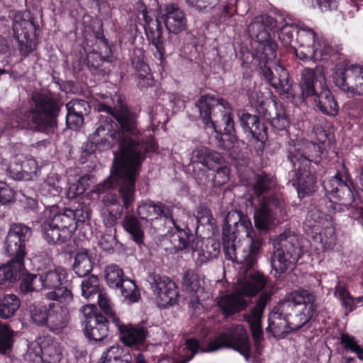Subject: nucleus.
<instances>
[{
    "label": "nucleus",
    "mask_w": 363,
    "mask_h": 363,
    "mask_svg": "<svg viewBox=\"0 0 363 363\" xmlns=\"http://www.w3.org/2000/svg\"><path fill=\"white\" fill-rule=\"evenodd\" d=\"M114 118L118 123L110 116L99 120L97 128L85 145L84 152L91 155L96 151H104L116 144L119 145V152L114 159L145 160L147 154L157 152L158 145L154 135L138 129L137 113L121 99L118 101Z\"/></svg>",
    "instance_id": "nucleus-1"
},
{
    "label": "nucleus",
    "mask_w": 363,
    "mask_h": 363,
    "mask_svg": "<svg viewBox=\"0 0 363 363\" xmlns=\"http://www.w3.org/2000/svg\"><path fill=\"white\" fill-rule=\"evenodd\" d=\"M64 105L63 96L60 93L49 89L34 91L27 108L16 109L8 115L2 132L12 134L19 130H26L54 133Z\"/></svg>",
    "instance_id": "nucleus-2"
},
{
    "label": "nucleus",
    "mask_w": 363,
    "mask_h": 363,
    "mask_svg": "<svg viewBox=\"0 0 363 363\" xmlns=\"http://www.w3.org/2000/svg\"><path fill=\"white\" fill-rule=\"evenodd\" d=\"M194 109L198 113L196 118L202 121L204 128L216 133V145L229 150L233 146L230 136L235 133L230 104L223 98L203 94L195 102Z\"/></svg>",
    "instance_id": "nucleus-3"
},
{
    "label": "nucleus",
    "mask_w": 363,
    "mask_h": 363,
    "mask_svg": "<svg viewBox=\"0 0 363 363\" xmlns=\"http://www.w3.org/2000/svg\"><path fill=\"white\" fill-rule=\"evenodd\" d=\"M145 160L142 159H114L111 170V175L98 186L99 193H104L106 190L118 187V197L116 195H111V199L107 195L106 201L111 204H121L122 209L125 208L128 212L133 210L136 198L135 183L137 177L141 172L142 165Z\"/></svg>",
    "instance_id": "nucleus-4"
},
{
    "label": "nucleus",
    "mask_w": 363,
    "mask_h": 363,
    "mask_svg": "<svg viewBox=\"0 0 363 363\" xmlns=\"http://www.w3.org/2000/svg\"><path fill=\"white\" fill-rule=\"evenodd\" d=\"M322 147L311 143L306 147L300 144L289 145L286 159L294 168V178L291 182L296 189L298 197L312 194L316 189V172L322 160Z\"/></svg>",
    "instance_id": "nucleus-5"
},
{
    "label": "nucleus",
    "mask_w": 363,
    "mask_h": 363,
    "mask_svg": "<svg viewBox=\"0 0 363 363\" xmlns=\"http://www.w3.org/2000/svg\"><path fill=\"white\" fill-rule=\"evenodd\" d=\"M276 26L277 21L268 15L256 16L248 26L250 37L257 43L253 57L258 63L277 57L278 45L272 37Z\"/></svg>",
    "instance_id": "nucleus-6"
},
{
    "label": "nucleus",
    "mask_w": 363,
    "mask_h": 363,
    "mask_svg": "<svg viewBox=\"0 0 363 363\" xmlns=\"http://www.w3.org/2000/svg\"><path fill=\"white\" fill-rule=\"evenodd\" d=\"M326 196L330 201L333 210L346 206L354 200V184L348 168L344 162L337 167L335 174L328 182H323Z\"/></svg>",
    "instance_id": "nucleus-7"
},
{
    "label": "nucleus",
    "mask_w": 363,
    "mask_h": 363,
    "mask_svg": "<svg viewBox=\"0 0 363 363\" xmlns=\"http://www.w3.org/2000/svg\"><path fill=\"white\" fill-rule=\"evenodd\" d=\"M252 106H255L259 115L268 121L272 129L281 135L289 136L291 125L289 116L281 103L268 101L258 92H252L248 96Z\"/></svg>",
    "instance_id": "nucleus-8"
},
{
    "label": "nucleus",
    "mask_w": 363,
    "mask_h": 363,
    "mask_svg": "<svg viewBox=\"0 0 363 363\" xmlns=\"http://www.w3.org/2000/svg\"><path fill=\"white\" fill-rule=\"evenodd\" d=\"M285 202L277 194L262 196L254 207L255 227L261 234L268 233L278 218L286 215Z\"/></svg>",
    "instance_id": "nucleus-9"
},
{
    "label": "nucleus",
    "mask_w": 363,
    "mask_h": 363,
    "mask_svg": "<svg viewBox=\"0 0 363 363\" xmlns=\"http://www.w3.org/2000/svg\"><path fill=\"white\" fill-rule=\"evenodd\" d=\"M274 252L271 258L272 268L279 274L286 272L300 259L302 250L294 235L280 234L274 242Z\"/></svg>",
    "instance_id": "nucleus-10"
},
{
    "label": "nucleus",
    "mask_w": 363,
    "mask_h": 363,
    "mask_svg": "<svg viewBox=\"0 0 363 363\" xmlns=\"http://www.w3.org/2000/svg\"><path fill=\"white\" fill-rule=\"evenodd\" d=\"M68 272L62 267H56L40 274L38 281L45 289H52L45 295L48 301H60L69 305L73 301V294L68 284Z\"/></svg>",
    "instance_id": "nucleus-11"
},
{
    "label": "nucleus",
    "mask_w": 363,
    "mask_h": 363,
    "mask_svg": "<svg viewBox=\"0 0 363 363\" xmlns=\"http://www.w3.org/2000/svg\"><path fill=\"white\" fill-rule=\"evenodd\" d=\"M138 18L143 21L141 25L145 30V34L149 45L152 46L155 57L162 65L166 60L165 39L163 35V28L158 18L155 16L152 11L147 10L145 5L142 6Z\"/></svg>",
    "instance_id": "nucleus-12"
},
{
    "label": "nucleus",
    "mask_w": 363,
    "mask_h": 363,
    "mask_svg": "<svg viewBox=\"0 0 363 363\" xmlns=\"http://www.w3.org/2000/svg\"><path fill=\"white\" fill-rule=\"evenodd\" d=\"M223 347L233 349L246 357L250 356V338L242 325H235L225 328L208 343L209 351H216Z\"/></svg>",
    "instance_id": "nucleus-13"
},
{
    "label": "nucleus",
    "mask_w": 363,
    "mask_h": 363,
    "mask_svg": "<svg viewBox=\"0 0 363 363\" xmlns=\"http://www.w3.org/2000/svg\"><path fill=\"white\" fill-rule=\"evenodd\" d=\"M238 123L246 139L255 145L258 155L262 154L268 139L267 126L258 115L251 114L245 109L237 111Z\"/></svg>",
    "instance_id": "nucleus-14"
},
{
    "label": "nucleus",
    "mask_w": 363,
    "mask_h": 363,
    "mask_svg": "<svg viewBox=\"0 0 363 363\" xmlns=\"http://www.w3.org/2000/svg\"><path fill=\"white\" fill-rule=\"evenodd\" d=\"M81 311L84 316L82 325L84 335L89 340L102 341L108 336L110 331L116 330L111 319L104 317L101 312H98L96 306L88 304L84 306Z\"/></svg>",
    "instance_id": "nucleus-15"
},
{
    "label": "nucleus",
    "mask_w": 363,
    "mask_h": 363,
    "mask_svg": "<svg viewBox=\"0 0 363 363\" xmlns=\"http://www.w3.org/2000/svg\"><path fill=\"white\" fill-rule=\"evenodd\" d=\"M274 64V60H265L258 63L262 78L280 95L286 94L288 99L296 100V85H293V80L289 77L287 70L279 67V69H277L278 76H275L272 69V66Z\"/></svg>",
    "instance_id": "nucleus-16"
},
{
    "label": "nucleus",
    "mask_w": 363,
    "mask_h": 363,
    "mask_svg": "<svg viewBox=\"0 0 363 363\" xmlns=\"http://www.w3.org/2000/svg\"><path fill=\"white\" fill-rule=\"evenodd\" d=\"M31 235L32 230L28 226L22 223L11 224L4 242L6 254L12 259L25 262L26 246Z\"/></svg>",
    "instance_id": "nucleus-17"
},
{
    "label": "nucleus",
    "mask_w": 363,
    "mask_h": 363,
    "mask_svg": "<svg viewBox=\"0 0 363 363\" xmlns=\"http://www.w3.org/2000/svg\"><path fill=\"white\" fill-rule=\"evenodd\" d=\"M327 86L323 67L317 66L314 69L305 68L298 85L299 93L296 94V99H314Z\"/></svg>",
    "instance_id": "nucleus-18"
},
{
    "label": "nucleus",
    "mask_w": 363,
    "mask_h": 363,
    "mask_svg": "<svg viewBox=\"0 0 363 363\" xmlns=\"http://www.w3.org/2000/svg\"><path fill=\"white\" fill-rule=\"evenodd\" d=\"M105 279L111 288L120 289L121 296L128 303L139 301L140 293L135 281L125 278L123 269L118 265L111 264L106 267Z\"/></svg>",
    "instance_id": "nucleus-19"
},
{
    "label": "nucleus",
    "mask_w": 363,
    "mask_h": 363,
    "mask_svg": "<svg viewBox=\"0 0 363 363\" xmlns=\"http://www.w3.org/2000/svg\"><path fill=\"white\" fill-rule=\"evenodd\" d=\"M325 216L321 212L311 211L307 215L305 224L315 234L314 239L319 240L324 248L332 249L336 244L335 229Z\"/></svg>",
    "instance_id": "nucleus-20"
},
{
    "label": "nucleus",
    "mask_w": 363,
    "mask_h": 363,
    "mask_svg": "<svg viewBox=\"0 0 363 363\" xmlns=\"http://www.w3.org/2000/svg\"><path fill=\"white\" fill-rule=\"evenodd\" d=\"M333 77L335 84L343 91L363 94V67L357 65L336 67Z\"/></svg>",
    "instance_id": "nucleus-21"
},
{
    "label": "nucleus",
    "mask_w": 363,
    "mask_h": 363,
    "mask_svg": "<svg viewBox=\"0 0 363 363\" xmlns=\"http://www.w3.org/2000/svg\"><path fill=\"white\" fill-rule=\"evenodd\" d=\"M29 349L40 357L42 363H60L63 356L61 344L49 335L36 338Z\"/></svg>",
    "instance_id": "nucleus-22"
},
{
    "label": "nucleus",
    "mask_w": 363,
    "mask_h": 363,
    "mask_svg": "<svg viewBox=\"0 0 363 363\" xmlns=\"http://www.w3.org/2000/svg\"><path fill=\"white\" fill-rule=\"evenodd\" d=\"M151 289L162 307L177 303L179 288L175 282L166 276L154 275L150 283Z\"/></svg>",
    "instance_id": "nucleus-23"
},
{
    "label": "nucleus",
    "mask_w": 363,
    "mask_h": 363,
    "mask_svg": "<svg viewBox=\"0 0 363 363\" xmlns=\"http://www.w3.org/2000/svg\"><path fill=\"white\" fill-rule=\"evenodd\" d=\"M315 301L316 296L308 290L295 291L292 293V301L281 302L274 307L272 316H274L275 314L279 315L287 324L293 314L300 313L299 308L304 302L311 303Z\"/></svg>",
    "instance_id": "nucleus-24"
},
{
    "label": "nucleus",
    "mask_w": 363,
    "mask_h": 363,
    "mask_svg": "<svg viewBox=\"0 0 363 363\" xmlns=\"http://www.w3.org/2000/svg\"><path fill=\"white\" fill-rule=\"evenodd\" d=\"M160 19L164 22L169 33L177 35L186 29L185 12L177 4H165L161 9Z\"/></svg>",
    "instance_id": "nucleus-25"
},
{
    "label": "nucleus",
    "mask_w": 363,
    "mask_h": 363,
    "mask_svg": "<svg viewBox=\"0 0 363 363\" xmlns=\"http://www.w3.org/2000/svg\"><path fill=\"white\" fill-rule=\"evenodd\" d=\"M116 330L120 333V340L124 345L128 347H135L140 350L143 346L148 336L149 332L146 327L141 325H124L118 323L113 325Z\"/></svg>",
    "instance_id": "nucleus-26"
},
{
    "label": "nucleus",
    "mask_w": 363,
    "mask_h": 363,
    "mask_svg": "<svg viewBox=\"0 0 363 363\" xmlns=\"http://www.w3.org/2000/svg\"><path fill=\"white\" fill-rule=\"evenodd\" d=\"M174 205H167L161 201H145L138 206L137 212L141 220L152 222L164 218L173 220Z\"/></svg>",
    "instance_id": "nucleus-27"
},
{
    "label": "nucleus",
    "mask_w": 363,
    "mask_h": 363,
    "mask_svg": "<svg viewBox=\"0 0 363 363\" xmlns=\"http://www.w3.org/2000/svg\"><path fill=\"white\" fill-rule=\"evenodd\" d=\"M174 225V232L172 235L174 247L177 251L186 252H194L199 246L200 241L196 234L185 224L179 225L173 217V220H169Z\"/></svg>",
    "instance_id": "nucleus-28"
},
{
    "label": "nucleus",
    "mask_w": 363,
    "mask_h": 363,
    "mask_svg": "<svg viewBox=\"0 0 363 363\" xmlns=\"http://www.w3.org/2000/svg\"><path fill=\"white\" fill-rule=\"evenodd\" d=\"M66 125L69 129L77 130L84 124V116L90 111L89 103L84 99H72L65 104Z\"/></svg>",
    "instance_id": "nucleus-29"
},
{
    "label": "nucleus",
    "mask_w": 363,
    "mask_h": 363,
    "mask_svg": "<svg viewBox=\"0 0 363 363\" xmlns=\"http://www.w3.org/2000/svg\"><path fill=\"white\" fill-rule=\"evenodd\" d=\"M132 65L135 69V78L141 91L155 85V79L148 64L145 62V53L143 49L134 51Z\"/></svg>",
    "instance_id": "nucleus-30"
},
{
    "label": "nucleus",
    "mask_w": 363,
    "mask_h": 363,
    "mask_svg": "<svg viewBox=\"0 0 363 363\" xmlns=\"http://www.w3.org/2000/svg\"><path fill=\"white\" fill-rule=\"evenodd\" d=\"M243 296L245 295L240 288L230 294L222 296L217 303L222 314L225 318H230L246 310L249 305V301L244 298Z\"/></svg>",
    "instance_id": "nucleus-31"
},
{
    "label": "nucleus",
    "mask_w": 363,
    "mask_h": 363,
    "mask_svg": "<svg viewBox=\"0 0 363 363\" xmlns=\"http://www.w3.org/2000/svg\"><path fill=\"white\" fill-rule=\"evenodd\" d=\"M224 163L225 160L221 154L206 147L195 150L191 161V165L201 164L209 171L219 167Z\"/></svg>",
    "instance_id": "nucleus-32"
},
{
    "label": "nucleus",
    "mask_w": 363,
    "mask_h": 363,
    "mask_svg": "<svg viewBox=\"0 0 363 363\" xmlns=\"http://www.w3.org/2000/svg\"><path fill=\"white\" fill-rule=\"evenodd\" d=\"M26 271L25 262L12 259L0 266V286H6L19 280Z\"/></svg>",
    "instance_id": "nucleus-33"
},
{
    "label": "nucleus",
    "mask_w": 363,
    "mask_h": 363,
    "mask_svg": "<svg viewBox=\"0 0 363 363\" xmlns=\"http://www.w3.org/2000/svg\"><path fill=\"white\" fill-rule=\"evenodd\" d=\"M55 308L48 313V321L45 326H46L50 331L55 333H60L63 328L67 326L68 323V311L66 309V306L60 301H55Z\"/></svg>",
    "instance_id": "nucleus-34"
},
{
    "label": "nucleus",
    "mask_w": 363,
    "mask_h": 363,
    "mask_svg": "<svg viewBox=\"0 0 363 363\" xmlns=\"http://www.w3.org/2000/svg\"><path fill=\"white\" fill-rule=\"evenodd\" d=\"M193 252L196 253V264L202 265L218 257L220 252V243L219 240L208 238L202 240L199 247L198 246Z\"/></svg>",
    "instance_id": "nucleus-35"
},
{
    "label": "nucleus",
    "mask_w": 363,
    "mask_h": 363,
    "mask_svg": "<svg viewBox=\"0 0 363 363\" xmlns=\"http://www.w3.org/2000/svg\"><path fill=\"white\" fill-rule=\"evenodd\" d=\"M315 105L325 115L335 116L339 112V106L328 87H325L315 99Z\"/></svg>",
    "instance_id": "nucleus-36"
},
{
    "label": "nucleus",
    "mask_w": 363,
    "mask_h": 363,
    "mask_svg": "<svg viewBox=\"0 0 363 363\" xmlns=\"http://www.w3.org/2000/svg\"><path fill=\"white\" fill-rule=\"evenodd\" d=\"M299 308L300 313L293 314L286 324L291 330H298L307 324L313 318L316 311L317 305L315 302H312L311 303L304 302Z\"/></svg>",
    "instance_id": "nucleus-37"
},
{
    "label": "nucleus",
    "mask_w": 363,
    "mask_h": 363,
    "mask_svg": "<svg viewBox=\"0 0 363 363\" xmlns=\"http://www.w3.org/2000/svg\"><path fill=\"white\" fill-rule=\"evenodd\" d=\"M62 230L50 218L40 225V233L49 245H62L69 240L67 237V233Z\"/></svg>",
    "instance_id": "nucleus-38"
},
{
    "label": "nucleus",
    "mask_w": 363,
    "mask_h": 363,
    "mask_svg": "<svg viewBox=\"0 0 363 363\" xmlns=\"http://www.w3.org/2000/svg\"><path fill=\"white\" fill-rule=\"evenodd\" d=\"M50 219L58 226L62 232L67 233V237L70 240L77 228V221L74 220L73 209L67 208L61 212L54 214Z\"/></svg>",
    "instance_id": "nucleus-39"
},
{
    "label": "nucleus",
    "mask_w": 363,
    "mask_h": 363,
    "mask_svg": "<svg viewBox=\"0 0 363 363\" xmlns=\"http://www.w3.org/2000/svg\"><path fill=\"white\" fill-rule=\"evenodd\" d=\"M267 278L259 272L250 274L249 278L240 287L245 296L252 298L258 294L267 285Z\"/></svg>",
    "instance_id": "nucleus-40"
},
{
    "label": "nucleus",
    "mask_w": 363,
    "mask_h": 363,
    "mask_svg": "<svg viewBox=\"0 0 363 363\" xmlns=\"http://www.w3.org/2000/svg\"><path fill=\"white\" fill-rule=\"evenodd\" d=\"M264 312L254 306L249 313L243 314V319L248 323L252 338L255 342L259 341L262 338V320Z\"/></svg>",
    "instance_id": "nucleus-41"
},
{
    "label": "nucleus",
    "mask_w": 363,
    "mask_h": 363,
    "mask_svg": "<svg viewBox=\"0 0 363 363\" xmlns=\"http://www.w3.org/2000/svg\"><path fill=\"white\" fill-rule=\"evenodd\" d=\"M101 361V363H130L132 354L128 348L113 345L103 352Z\"/></svg>",
    "instance_id": "nucleus-42"
},
{
    "label": "nucleus",
    "mask_w": 363,
    "mask_h": 363,
    "mask_svg": "<svg viewBox=\"0 0 363 363\" xmlns=\"http://www.w3.org/2000/svg\"><path fill=\"white\" fill-rule=\"evenodd\" d=\"M122 226L135 243L139 246L144 244L145 233L141 223L136 216L133 215L125 216L122 221Z\"/></svg>",
    "instance_id": "nucleus-43"
},
{
    "label": "nucleus",
    "mask_w": 363,
    "mask_h": 363,
    "mask_svg": "<svg viewBox=\"0 0 363 363\" xmlns=\"http://www.w3.org/2000/svg\"><path fill=\"white\" fill-rule=\"evenodd\" d=\"M276 185V180L271 174L261 172L255 174L252 191L254 195L261 199V196L269 192Z\"/></svg>",
    "instance_id": "nucleus-44"
},
{
    "label": "nucleus",
    "mask_w": 363,
    "mask_h": 363,
    "mask_svg": "<svg viewBox=\"0 0 363 363\" xmlns=\"http://www.w3.org/2000/svg\"><path fill=\"white\" fill-rule=\"evenodd\" d=\"M38 28L33 20L22 19L20 21H14L13 23V33L18 40H38L36 33Z\"/></svg>",
    "instance_id": "nucleus-45"
},
{
    "label": "nucleus",
    "mask_w": 363,
    "mask_h": 363,
    "mask_svg": "<svg viewBox=\"0 0 363 363\" xmlns=\"http://www.w3.org/2000/svg\"><path fill=\"white\" fill-rule=\"evenodd\" d=\"M21 306L19 298L13 294L1 293L0 318L9 319L13 317Z\"/></svg>",
    "instance_id": "nucleus-46"
},
{
    "label": "nucleus",
    "mask_w": 363,
    "mask_h": 363,
    "mask_svg": "<svg viewBox=\"0 0 363 363\" xmlns=\"http://www.w3.org/2000/svg\"><path fill=\"white\" fill-rule=\"evenodd\" d=\"M94 260L87 250L77 252L74 256L72 269L79 277H85L93 269Z\"/></svg>",
    "instance_id": "nucleus-47"
},
{
    "label": "nucleus",
    "mask_w": 363,
    "mask_h": 363,
    "mask_svg": "<svg viewBox=\"0 0 363 363\" xmlns=\"http://www.w3.org/2000/svg\"><path fill=\"white\" fill-rule=\"evenodd\" d=\"M211 11V21L216 25H220L238 13L237 7L233 4L213 5Z\"/></svg>",
    "instance_id": "nucleus-48"
},
{
    "label": "nucleus",
    "mask_w": 363,
    "mask_h": 363,
    "mask_svg": "<svg viewBox=\"0 0 363 363\" xmlns=\"http://www.w3.org/2000/svg\"><path fill=\"white\" fill-rule=\"evenodd\" d=\"M105 55H102L101 52L93 50L87 54L86 65L90 69L106 72V67H103L104 65L112 61L113 54L111 48L105 50Z\"/></svg>",
    "instance_id": "nucleus-49"
},
{
    "label": "nucleus",
    "mask_w": 363,
    "mask_h": 363,
    "mask_svg": "<svg viewBox=\"0 0 363 363\" xmlns=\"http://www.w3.org/2000/svg\"><path fill=\"white\" fill-rule=\"evenodd\" d=\"M56 306L53 301H49L48 303L43 301L34 303L30 311L33 322L39 326H45L48 321V313L52 308Z\"/></svg>",
    "instance_id": "nucleus-50"
},
{
    "label": "nucleus",
    "mask_w": 363,
    "mask_h": 363,
    "mask_svg": "<svg viewBox=\"0 0 363 363\" xmlns=\"http://www.w3.org/2000/svg\"><path fill=\"white\" fill-rule=\"evenodd\" d=\"M62 191L60 180L57 175L54 174L48 175L39 186V192L46 197L60 196Z\"/></svg>",
    "instance_id": "nucleus-51"
},
{
    "label": "nucleus",
    "mask_w": 363,
    "mask_h": 363,
    "mask_svg": "<svg viewBox=\"0 0 363 363\" xmlns=\"http://www.w3.org/2000/svg\"><path fill=\"white\" fill-rule=\"evenodd\" d=\"M296 42L300 48H314L317 46L318 35L308 26L299 24L297 31Z\"/></svg>",
    "instance_id": "nucleus-52"
},
{
    "label": "nucleus",
    "mask_w": 363,
    "mask_h": 363,
    "mask_svg": "<svg viewBox=\"0 0 363 363\" xmlns=\"http://www.w3.org/2000/svg\"><path fill=\"white\" fill-rule=\"evenodd\" d=\"M334 296L340 301L345 315H348L357 308L354 304V297L345 286L337 284L335 287Z\"/></svg>",
    "instance_id": "nucleus-53"
},
{
    "label": "nucleus",
    "mask_w": 363,
    "mask_h": 363,
    "mask_svg": "<svg viewBox=\"0 0 363 363\" xmlns=\"http://www.w3.org/2000/svg\"><path fill=\"white\" fill-rule=\"evenodd\" d=\"M236 238L235 233L231 231L230 225H223L222 232V242L223 252L225 259L234 260L235 255V240Z\"/></svg>",
    "instance_id": "nucleus-54"
},
{
    "label": "nucleus",
    "mask_w": 363,
    "mask_h": 363,
    "mask_svg": "<svg viewBox=\"0 0 363 363\" xmlns=\"http://www.w3.org/2000/svg\"><path fill=\"white\" fill-rule=\"evenodd\" d=\"M14 331L5 323H0V354L10 352L14 344Z\"/></svg>",
    "instance_id": "nucleus-55"
},
{
    "label": "nucleus",
    "mask_w": 363,
    "mask_h": 363,
    "mask_svg": "<svg viewBox=\"0 0 363 363\" xmlns=\"http://www.w3.org/2000/svg\"><path fill=\"white\" fill-rule=\"evenodd\" d=\"M182 289L190 294L191 297L196 296L201 289V280L199 276L194 270L188 269L183 275Z\"/></svg>",
    "instance_id": "nucleus-56"
},
{
    "label": "nucleus",
    "mask_w": 363,
    "mask_h": 363,
    "mask_svg": "<svg viewBox=\"0 0 363 363\" xmlns=\"http://www.w3.org/2000/svg\"><path fill=\"white\" fill-rule=\"evenodd\" d=\"M211 171L213 172L211 173L210 186L213 189H219L229 182L230 169L225 163Z\"/></svg>",
    "instance_id": "nucleus-57"
},
{
    "label": "nucleus",
    "mask_w": 363,
    "mask_h": 363,
    "mask_svg": "<svg viewBox=\"0 0 363 363\" xmlns=\"http://www.w3.org/2000/svg\"><path fill=\"white\" fill-rule=\"evenodd\" d=\"M82 294L86 299L93 298L101 291L99 286V279L97 276L91 274L84 279L81 284Z\"/></svg>",
    "instance_id": "nucleus-58"
},
{
    "label": "nucleus",
    "mask_w": 363,
    "mask_h": 363,
    "mask_svg": "<svg viewBox=\"0 0 363 363\" xmlns=\"http://www.w3.org/2000/svg\"><path fill=\"white\" fill-rule=\"evenodd\" d=\"M97 301L100 308V311L104 317L109 318L111 320V323L113 325L115 323H118L120 318L116 315V312L113 310L110 300L107 298L106 295L102 292L97 295Z\"/></svg>",
    "instance_id": "nucleus-59"
},
{
    "label": "nucleus",
    "mask_w": 363,
    "mask_h": 363,
    "mask_svg": "<svg viewBox=\"0 0 363 363\" xmlns=\"http://www.w3.org/2000/svg\"><path fill=\"white\" fill-rule=\"evenodd\" d=\"M298 25L285 23L278 32L279 39L283 46L287 48L292 46L294 35H297Z\"/></svg>",
    "instance_id": "nucleus-60"
},
{
    "label": "nucleus",
    "mask_w": 363,
    "mask_h": 363,
    "mask_svg": "<svg viewBox=\"0 0 363 363\" xmlns=\"http://www.w3.org/2000/svg\"><path fill=\"white\" fill-rule=\"evenodd\" d=\"M38 276L31 273L23 274L21 276L19 290L23 294H28L37 290L35 282L38 280Z\"/></svg>",
    "instance_id": "nucleus-61"
},
{
    "label": "nucleus",
    "mask_w": 363,
    "mask_h": 363,
    "mask_svg": "<svg viewBox=\"0 0 363 363\" xmlns=\"http://www.w3.org/2000/svg\"><path fill=\"white\" fill-rule=\"evenodd\" d=\"M22 165V172H23V178L24 181H29L33 179V177L36 175L37 170L38 169V162L33 158H25L21 160Z\"/></svg>",
    "instance_id": "nucleus-62"
},
{
    "label": "nucleus",
    "mask_w": 363,
    "mask_h": 363,
    "mask_svg": "<svg viewBox=\"0 0 363 363\" xmlns=\"http://www.w3.org/2000/svg\"><path fill=\"white\" fill-rule=\"evenodd\" d=\"M86 190L83 183V178H80L74 183H68L65 189V197L68 199H76L78 196L84 194Z\"/></svg>",
    "instance_id": "nucleus-63"
},
{
    "label": "nucleus",
    "mask_w": 363,
    "mask_h": 363,
    "mask_svg": "<svg viewBox=\"0 0 363 363\" xmlns=\"http://www.w3.org/2000/svg\"><path fill=\"white\" fill-rule=\"evenodd\" d=\"M38 40H18V50L22 59L26 58L30 54L33 53L38 47Z\"/></svg>",
    "instance_id": "nucleus-64"
}]
</instances>
